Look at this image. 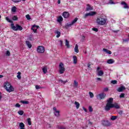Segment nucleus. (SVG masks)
<instances>
[{
    "mask_svg": "<svg viewBox=\"0 0 129 129\" xmlns=\"http://www.w3.org/2000/svg\"><path fill=\"white\" fill-rule=\"evenodd\" d=\"M96 22L98 25L103 26L106 23V19L103 17H99L97 18Z\"/></svg>",
    "mask_w": 129,
    "mask_h": 129,
    "instance_id": "obj_1",
    "label": "nucleus"
},
{
    "mask_svg": "<svg viewBox=\"0 0 129 129\" xmlns=\"http://www.w3.org/2000/svg\"><path fill=\"white\" fill-rule=\"evenodd\" d=\"M11 28L13 31H22L23 30V27L21 25L16 24L15 26L14 23L11 24Z\"/></svg>",
    "mask_w": 129,
    "mask_h": 129,
    "instance_id": "obj_2",
    "label": "nucleus"
},
{
    "mask_svg": "<svg viewBox=\"0 0 129 129\" xmlns=\"http://www.w3.org/2000/svg\"><path fill=\"white\" fill-rule=\"evenodd\" d=\"M5 89L8 92H12L15 90L10 83H6L5 86Z\"/></svg>",
    "mask_w": 129,
    "mask_h": 129,
    "instance_id": "obj_3",
    "label": "nucleus"
},
{
    "mask_svg": "<svg viewBox=\"0 0 129 129\" xmlns=\"http://www.w3.org/2000/svg\"><path fill=\"white\" fill-rule=\"evenodd\" d=\"M59 70L58 71V72L59 74H63L66 70L65 68H64V63H63V62H60L59 63Z\"/></svg>",
    "mask_w": 129,
    "mask_h": 129,
    "instance_id": "obj_4",
    "label": "nucleus"
},
{
    "mask_svg": "<svg viewBox=\"0 0 129 129\" xmlns=\"http://www.w3.org/2000/svg\"><path fill=\"white\" fill-rule=\"evenodd\" d=\"M96 15V12L91 11L90 13H86L83 16L84 19H86L87 17H93V16H95Z\"/></svg>",
    "mask_w": 129,
    "mask_h": 129,
    "instance_id": "obj_5",
    "label": "nucleus"
},
{
    "mask_svg": "<svg viewBox=\"0 0 129 129\" xmlns=\"http://www.w3.org/2000/svg\"><path fill=\"white\" fill-rule=\"evenodd\" d=\"M37 51L38 53H40L42 54L45 52V47H44V46L42 45L38 46L37 47Z\"/></svg>",
    "mask_w": 129,
    "mask_h": 129,
    "instance_id": "obj_6",
    "label": "nucleus"
},
{
    "mask_svg": "<svg viewBox=\"0 0 129 129\" xmlns=\"http://www.w3.org/2000/svg\"><path fill=\"white\" fill-rule=\"evenodd\" d=\"M102 124L103 126H110L111 123L109 120H102Z\"/></svg>",
    "mask_w": 129,
    "mask_h": 129,
    "instance_id": "obj_7",
    "label": "nucleus"
},
{
    "mask_svg": "<svg viewBox=\"0 0 129 129\" xmlns=\"http://www.w3.org/2000/svg\"><path fill=\"white\" fill-rule=\"evenodd\" d=\"M77 21H78V18H76L71 23H68L66 25V27H67V28L69 27H71V26H73V25H74V24H75V23H76V22H77Z\"/></svg>",
    "mask_w": 129,
    "mask_h": 129,
    "instance_id": "obj_8",
    "label": "nucleus"
},
{
    "mask_svg": "<svg viewBox=\"0 0 129 129\" xmlns=\"http://www.w3.org/2000/svg\"><path fill=\"white\" fill-rule=\"evenodd\" d=\"M110 108H112V104L107 103L106 106L105 107V110L108 111L109 110H110Z\"/></svg>",
    "mask_w": 129,
    "mask_h": 129,
    "instance_id": "obj_9",
    "label": "nucleus"
},
{
    "mask_svg": "<svg viewBox=\"0 0 129 129\" xmlns=\"http://www.w3.org/2000/svg\"><path fill=\"white\" fill-rule=\"evenodd\" d=\"M105 96H106V94H105V93H102L101 94H99L98 95V97H97V99H98L99 97V99H104V98H105Z\"/></svg>",
    "mask_w": 129,
    "mask_h": 129,
    "instance_id": "obj_10",
    "label": "nucleus"
},
{
    "mask_svg": "<svg viewBox=\"0 0 129 129\" xmlns=\"http://www.w3.org/2000/svg\"><path fill=\"white\" fill-rule=\"evenodd\" d=\"M116 108V109H119V108H120V106H119V105L117 103H115L112 104V108Z\"/></svg>",
    "mask_w": 129,
    "mask_h": 129,
    "instance_id": "obj_11",
    "label": "nucleus"
},
{
    "mask_svg": "<svg viewBox=\"0 0 129 129\" xmlns=\"http://www.w3.org/2000/svg\"><path fill=\"white\" fill-rule=\"evenodd\" d=\"M92 10H93V7H91L89 4H87L86 12H89L90 11H92Z\"/></svg>",
    "mask_w": 129,
    "mask_h": 129,
    "instance_id": "obj_12",
    "label": "nucleus"
},
{
    "mask_svg": "<svg viewBox=\"0 0 129 129\" xmlns=\"http://www.w3.org/2000/svg\"><path fill=\"white\" fill-rule=\"evenodd\" d=\"M123 90H125V87L122 86L120 87H119L117 89V91H118V92H122V91H123Z\"/></svg>",
    "mask_w": 129,
    "mask_h": 129,
    "instance_id": "obj_13",
    "label": "nucleus"
},
{
    "mask_svg": "<svg viewBox=\"0 0 129 129\" xmlns=\"http://www.w3.org/2000/svg\"><path fill=\"white\" fill-rule=\"evenodd\" d=\"M69 13L67 12H64L62 14V17L64 18V19H67V18H69Z\"/></svg>",
    "mask_w": 129,
    "mask_h": 129,
    "instance_id": "obj_14",
    "label": "nucleus"
},
{
    "mask_svg": "<svg viewBox=\"0 0 129 129\" xmlns=\"http://www.w3.org/2000/svg\"><path fill=\"white\" fill-rule=\"evenodd\" d=\"M47 68L48 67H47V66H45L42 68V70L44 74H46V73H47V71H48Z\"/></svg>",
    "mask_w": 129,
    "mask_h": 129,
    "instance_id": "obj_15",
    "label": "nucleus"
},
{
    "mask_svg": "<svg viewBox=\"0 0 129 129\" xmlns=\"http://www.w3.org/2000/svg\"><path fill=\"white\" fill-rule=\"evenodd\" d=\"M121 5H122L123 6H124L123 7L124 9H128V5H127L126 3L124 2H122L121 3Z\"/></svg>",
    "mask_w": 129,
    "mask_h": 129,
    "instance_id": "obj_16",
    "label": "nucleus"
},
{
    "mask_svg": "<svg viewBox=\"0 0 129 129\" xmlns=\"http://www.w3.org/2000/svg\"><path fill=\"white\" fill-rule=\"evenodd\" d=\"M54 33L56 34V38H59L61 36V32L58 30H55Z\"/></svg>",
    "mask_w": 129,
    "mask_h": 129,
    "instance_id": "obj_17",
    "label": "nucleus"
},
{
    "mask_svg": "<svg viewBox=\"0 0 129 129\" xmlns=\"http://www.w3.org/2000/svg\"><path fill=\"white\" fill-rule=\"evenodd\" d=\"M107 103H109V104H112V102H113V98H109V99L107 101Z\"/></svg>",
    "mask_w": 129,
    "mask_h": 129,
    "instance_id": "obj_18",
    "label": "nucleus"
},
{
    "mask_svg": "<svg viewBox=\"0 0 129 129\" xmlns=\"http://www.w3.org/2000/svg\"><path fill=\"white\" fill-rule=\"evenodd\" d=\"M108 64H113L114 63V60L113 59H109L107 61Z\"/></svg>",
    "mask_w": 129,
    "mask_h": 129,
    "instance_id": "obj_19",
    "label": "nucleus"
},
{
    "mask_svg": "<svg viewBox=\"0 0 129 129\" xmlns=\"http://www.w3.org/2000/svg\"><path fill=\"white\" fill-rule=\"evenodd\" d=\"M103 50L104 51V52H105V53H107V54H109L110 55L112 54L111 51L109 50L106 48H103Z\"/></svg>",
    "mask_w": 129,
    "mask_h": 129,
    "instance_id": "obj_20",
    "label": "nucleus"
},
{
    "mask_svg": "<svg viewBox=\"0 0 129 129\" xmlns=\"http://www.w3.org/2000/svg\"><path fill=\"white\" fill-rule=\"evenodd\" d=\"M57 22L61 24V22H63V18L62 16H60L57 18Z\"/></svg>",
    "mask_w": 129,
    "mask_h": 129,
    "instance_id": "obj_21",
    "label": "nucleus"
},
{
    "mask_svg": "<svg viewBox=\"0 0 129 129\" xmlns=\"http://www.w3.org/2000/svg\"><path fill=\"white\" fill-rule=\"evenodd\" d=\"M26 44L27 46H28V48H29V49H31V48H32V44H31V42H30V41H26Z\"/></svg>",
    "mask_w": 129,
    "mask_h": 129,
    "instance_id": "obj_22",
    "label": "nucleus"
},
{
    "mask_svg": "<svg viewBox=\"0 0 129 129\" xmlns=\"http://www.w3.org/2000/svg\"><path fill=\"white\" fill-rule=\"evenodd\" d=\"M73 62L74 64H77V56L76 55L73 56Z\"/></svg>",
    "mask_w": 129,
    "mask_h": 129,
    "instance_id": "obj_23",
    "label": "nucleus"
},
{
    "mask_svg": "<svg viewBox=\"0 0 129 129\" xmlns=\"http://www.w3.org/2000/svg\"><path fill=\"white\" fill-rule=\"evenodd\" d=\"M35 28H36V25L34 24L32 26L31 30H32L34 33H37V30L35 29Z\"/></svg>",
    "mask_w": 129,
    "mask_h": 129,
    "instance_id": "obj_24",
    "label": "nucleus"
},
{
    "mask_svg": "<svg viewBox=\"0 0 129 129\" xmlns=\"http://www.w3.org/2000/svg\"><path fill=\"white\" fill-rule=\"evenodd\" d=\"M66 46L67 48H70V45L69 44V41L67 39H66Z\"/></svg>",
    "mask_w": 129,
    "mask_h": 129,
    "instance_id": "obj_25",
    "label": "nucleus"
},
{
    "mask_svg": "<svg viewBox=\"0 0 129 129\" xmlns=\"http://www.w3.org/2000/svg\"><path fill=\"white\" fill-rule=\"evenodd\" d=\"M75 104L76 106L77 109H78V108H79V107H80V104H79V102H78L77 101H75Z\"/></svg>",
    "mask_w": 129,
    "mask_h": 129,
    "instance_id": "obj_26",
    "label": "nucleus"
},
{
    "mask_svg": "<svg viewBox=\"0 0 129 129\" xmlns=\"http://www.w3.org/2000/svg\"><path fill=\"white\" fill-rule=\"evenodd\" d=\"M75 52L76 53H79V49H78V45L76 44L75 47Z\"/></svg>",
    "mask_w": 129,
    "mask_h": 129,
    "instance_id": "obj_27",
    "label": "nucleus"
},
{
    "mask_svg": "<svg viewBox=\"0 0 129 129\" xmlns=\"http://www.w3.org/2000/svg\"><path fill=\"white\" fill-rule=\"evenodd\" d=\"M103 74H104L103 71H102L101 70L98 72V76H102V75H103Z\"/></svg>",
    "mask_w": 129,
    "mask_h": 129,
    "instance_id": "obj_28",
    "label": "nucleus"
},
{
    "mask_svg": "<svg viewBox=\"0 0 129 129\" xmlns=\"http://www.w3.org/2000/svg\"><path fill=\"white\" fill-rule=\"evenodd\" d=\"M6 21H7V22H8V23H11V24H14V22H13V21L11 20L10 19V18H9V17H7L6 18Z\"/></svg>",
    "mask_w": 129,
    "mask_h": 129,
    "instance_id": "obj_29",
    "label": "nucleus"
},
{
    "mask_svg": "<svg viewBox=\"0 0 129 129\" xmlns=\"http://www.w3.org/2000/svg\"><path fill=\"white\" fill-rule=\"evenodd\" d=\"M74 87L76 88V87H78V82H77V81H74Z\"/></svg>",
    "mask_w": 129,
    "mask_h": 129,
    "instance_id": "obj_30",
    "label": "nucleus"
},
{
    "mask_svg": "<svg viewBox=\"0 0 129 129\" xmlns=\"http://www.w3.org/2000/svg\"><path fill=\"white\" fill-rule=\"evenodd\" d=\"M54 115L55 116H59L60 115V111H56L55 112H54Z\"/></svg>",
    "mask_w": 129,
    "mask_h": 129,
    "instance_id": "obj_31",
    "label": "nucleus"
},
{
    "mask_svg": "<svg viewBox=\"0 0 129 129\" xmlns=\"http://www.w3.org/2000/svg\"><path fill=\"white\" fill-rule=\"evenodd\" d=\"M11 11L13 12V13H16L17 11V7H16V6H14L12 8Z\"/></svg>",
    "mask_w": 129,
    "mask_h": 129,
    "instance_id": "obj_32",
    "label": "nucleus"
},
{
    "mask_svg": "<svg viewBox=\"0 0 129 129\" xmlns=\"http://www.w3.org/2000/svg\"><path fill=\"white\" fill-rule=\"evenodd\" d=\"M117 118V116H111L110 119L111 120H115Z\"/></svg>",
    "mask_w": 129,
    "mask_h": 129,
    "instance_id": "obj_33",
    "label": "nucleus"
},
{
    "mask_svg": "<svg viewBox=\"0 0 129 129\" xmlns=\"http://www.w3.org/2000/svg\"><path fill=\"white\" fill-rule=\"evenodd\" d=\"M27 122L29 125H31L32 124V121H31V118H28L27 119Z\"/></svg>",
    "mask_w": 129,
    "mask_h": 129,
    "instance_id": "obj_34",
    "label": "nucleus"
},
{
    "mask_svg": "<svg viewBox=\"0 0 129 129\" xmlns=\"http://www.w3.org/2000/svg\"><path fill=\"white\" fill-rule=\"evenodd\" d=\"M20 102L21 103H23V104H29V101H23V100H21L20 101Z\"/></svg>",
    "mask_w": 129,
    "mask_h": 129,
    "instance_id": "obj_35",
    "label": "nucleus"
},
{
    "mask_svg": "<svg viewBox=\"0 0 129 129\" xmlns=\"http://www.w3.org/2000/svg\"><path fill=\"white\" fill-rule=\"evenodd\" d=\"M58 82H60L61 83H63V84H66V83H67V82H68V81H67V80L64 81L62 80H59Z\"/></svg>",
    "mask_w": 129,
    "mask_h": 129,
    "instance_id": "obj_36",
    "label": "nucleus"
},
{
    "mask_svg": "<svg viewBox=\"0 0 129 129\" xmlns=\"http://www.w3.org/2000/svg\"><path fill=\"white\" fill-rule=\"evenodd\" d=\"M18 16H14L12 17L13 21H18Z\"/></svg>",
    "mask_w": 129,
    "mask_h": 129,
    "instance_id": "obj_37",
    "label": "nucleus"
},
{
    "mask_svg": "<svg viewBox=\"0 0 129 129\" xmlns=\"http://www.w3.org/2000/svg\"><path fill=\"white\" fill-rule=\"evenodd\" d=\"M19 126H20V127H21V128L25 127V124H24V123H23V122H21L19 124Z\"/></svg>",
    "mask_w": 129,
    "mask_h": 129,
    "instance_id": "obj_38",
    "label": "nucleus"
},
{
    "mask_svg": "<svg viewBox=\"0 0 129 129\" xmlns=\"http://www.w3.org/2000/svg\"><path fill=\"white\" fill-rule=\"evenodd\" d=\"M18 113L19 115H23L24 114V111L20 110L18 112Z\"/></svg>",
    "mask_w": 129,
    "mask_h": 129,
    "instance_id": "obj_39",
    "label": "nucleus"
},
{
    "mask_svg": "<svg viewBox=\"0 0 129 129\" xmlns=\"http://www.w3.org/2000/svg\"><path fill=\"white\" fill-rule=\"evenodd\" d=\"M17 74V78H18V79H21V78H22V77L21 76V72H18Z\"/></svg>",
    "mask_w": 129,
    "mask_h": 129,
    "instance_id": "obj_40",
    "label": "nucleus"
},
{
    "mask_svg": "<svg viewBox=\"0 0 129 129\" xmlns=\"http://www.w3.org/2000/svg\"><path fill=\"white\" fill-rule=\"evenodd\" d=\"M12 2H13V3H15V4H17L18 3H20V2H22V0H12Z\"/></svg>",
    "mask_w": 129,
    "mask_h": 129,
    "instance_id": "obj_41",
    "label": "nucleus"
},
{
    "mask_svg": "<svg viewBox=\"0 0 129 129\" xmlns=\"http://www.w3.org/2000/svg\"><path fill=\"white\" fill-rule=\"evenodd\" d=\"M125 95V94L124 93H121L120 95H119V97L120 98H124V96Z\"/></svg>",
    "mask_w": 129,
    "mask_h": 129,
    "instance_id": "obj_42",
    "label": "nucleus"
},
{
    "mask_svg": "<svg viewBox=\"0 0 129 129\" xmlns=\"http://www.w3.org/2000/svg\"><path fill=\"white\" fill-rule=\"evenodd\" d=\"M6 56H11V52H10V51L7 50L6 53Z\"/></svg>",
    "mask_w": 129,
    "mask_h": 129,
    "instance_id": "obj_43",
    "label": "nucleus"
},
{
    "mask_svg": "<svg viewBox=\"0 0 129 129\" xmlns=\"http://www.w3.org/2000/svg\"><path fill=\"white\" fill-rule=\"evenodd\" d=\"M89 95H90V96L91 97V98H92L93 97H94V95H93V93L91 92H89Z\"/></svg>",
    "mask_w": 129,
    "mask_h": 129,
    "instance_id": "obj_44",
    "label": "nucleus"
},
{
    "mask_svg": "<svg viewBox=\"0 0 129 129\" xmlns=\"http://www.w3.org/2000/svg\"><path fill=\"white\" fill-rule=\"evenodd\" d=\"M26 18L27 19V20H31V16H30V15L28 14L26 15Z\"/></svg>",
    "mask_w": 129,
    "mask_h": 129,
    "instance_id": "obj_45",
    "label": "nucleus"
},
{
    "mask_svg": "<svg viewBox=\"0 0 129 129\" xmlns=\"http://www.w3.org/2000/svg\"><path fill=\"white\" fill-rule=\"evenodd\" d=\"M111 83L112 84H116L117 83V81L116 80L111 81Z\"/></svg>",
    "mask_w": 129,
    "mask_h": 129,
    "instance_id": "obj_46",
    "label": "nucleus"
},
{
    "mask_svg": "<svg viewBox=\"0 0 129 129\" xmlns=\"http://www.w3.org/2000/svg\"><path fill=\"white\" fill-rule=\"evenodd\" d=\"M35 88H36V89L38 90V89H41V88H42V87H41L39 85H36L35 86Z\"/></svg>",
    "mask_w": 129,
    "mask_h": 129,
    "instance_id": "obj_47",
    "label": "nucleus"
},
{
    "mask_svg": "<svg viewBox=\"0 0 129 129\" xmlns=\"http://www.w3.org/2000/svg\"><path fill=\"white\" fill-rule=\"evenodd\" d=\"M96 81H102V79L100 78H96Z\"/></svg>",
    "mask_w": 129,
    "mask_h": 129,
    "instance_id": "obj_48",
    "label": "nucleus"
},
{
    "mask_svg": "<svg viewBox=\"0 0 129 129\" xmlns=\"http://www.w3.org/2000/svg\"><path fill=\"white\" fill-rule=\"evenodd\" d=\"M93 109H92V107L89 106V111H90V112H92V111H93Z\"/></svg>",
    "mask_w": 129,
    "mask_h": 129,
    "instance_id": "obj_49",
    "label": "nucleus"
},
{
    "mask_svg": "<svg viewBox=\"0 0 129 129\" xmlns=\"http://www.w3.org/2000/svg\"><path fill=\"white\" fill-rule=\"evenodd\" d=\"M109 4L110 5H113L114 4V2L112 0H109Z\"/></svg>",
    "mask_w": 129,
    "mask_h": 129,
    "instance_id": "obj_50",
    "label": "nucleus"
},
{
    "mask_svg": "<svg viewBox=\"0 0 129 129\" xmlns=\"http://www.w3.org/2000/svg\"><path fill=\"white\" fill-rule=\"evenodd\" d=\"M15 107H21V105L19 103H16L15 104Z\"/></svg>",
    "mask_w": 129,
    "mask_h": 129,
    "instance_id": "obj_51",
    "label": "nucleus"
},
{
    "mask_svg": "<svg viewBox=\"0 0 129 129\" xmlns=\"http://www.w3.org/2000/svg\"><path fill=\"white\" fill-rule=\"evenodd\" d=\"M93 31H94V32H98V29L96 28H93L92 29Z\"/></svg>",
    "mask_w": 129,
    "mask_h": 129,
    "instance_id": "obj_52",
    "label": "nucleus"
},
{
    "mask_svg": "<svg viewBox=\"0 0 129 129\" xmlns=\"http://www.w3.org/2000/svg\"><path fill=\"white\" fill-rule=\"evenodd\" d=\"M104 91H108V88H105L104 89Z\"/></svg>",
    "mask_w": 129,
    "mask_h": 129,
    "instance_id": "obj_53",
    "label": "nucleus"
},
{
    "mask_svg": "<svg viewBox=\"0 0 129 129\" xmlns=\"http://www.w3.org/2000/svg\"><path fill=\"white\" fill-rule=\"evenodd\" d=\"M91 64H90V63H89V64H88V68H91Z\"/></svg>",
    "mask_w": 129,
    "mask_h": 129,
    "instance_id": "obj_54",
    "label": "nucleus"
},
{
    "mask_svg": "<svg viewBox=\"0 0 129 129\" xmlns=\"http://www.w3.org/2000/svg\"><path fill=\"white\" fill-rule=\"evenodd\" d=\"M59 42L61 46H62V45H63V41L62 40H60Z\"/></svg>",
    "mask_w": 129,
    "mask_h": 129,
    "instance_id": "obj_55",
    "label": "nucleus"
},
{
    "mask_svg": "<svg viewBox=\"0 0 129 129\" xmlns=\"http://www.w3.org/2000/svg\"><path fill=\"white\" fill-rule=\"evenodd\" d=\"M53 110H54V112L58 111H57V108H56V107H53Z\"/></svg>",
    "mask_w": 129,
    "mask_h": 129,
    "instance_id": "obj_56",
    "label": "nucleus"
},
{
    "mask_svg": "<svg viewBox=\"0 0 129 129\" xmlns=\"http://www.w3.org/2000/svg\"><path fill=\"white\" fill-rule=\"evenodd\" d=\"M3 98V97L2 96V92H0V100Z\"/></svg>",
    "mask_w": 129,
    "mask_h": 129,
    "instance_id": "obj_57",
    "label": "nucleus"
},
{
    "mask_svg": "<svg viewBox=\"0 0 129 129\" xmlns=\"http://www.w3.org/2000/svg\"><path fill=\"white\" fill-rule=\"evenodd\" d=\"M83 110L85 111V112H87V109H86V108L84 107Z\"/></svg>",
    "mask_w": 129,
    "mask_h": 129,
    "instance_id": "obj_58",
    "label": "nucleus"
},
{
    "mask_svg": "<svg viewBox=\"0 0 129 129\" xmlns=\"http://www.w3.org/2000/svg\"><path fill=\"white\" fill-rule=\"evenodd\" d=\"M57 4H58V5H60V4H61V1L58 0V2H57Z\"/></svg>",
    "mask_w": 129,
    "mask_h": 129,
    "instance_id": "obj_59",
    "label": "nucleus"
},
{
    "mask_svg": "<svg viewBox=\"0 0 129 129\" xmlns=\"http://www.w3.org/2000/svg\"><path fill=\"white\" fill-rule=\"evenodd\" d=\"M100 69V68H99V67H98L97 68V71H99V70Z\"/></svg>",
    "mask_w": 129,
    "mask_h": 129,
    "instance_id": "obj_60",
    "label": "nucleus"
},
{
    "mask_svg": "<svg viewBox=\"0 0 129 129\" xmlns=\"http://www.w3.org/2000/svg\"><path fill=\"white\" fill-rule=\"evenodd\" d=\"M60 129H66L65 127H60Z\"/></svg>",
    "mask_w": 129,
    "mask_h": 129,
    "instance_id": "obj_61",
    "label": "nucleus"
},
{
    "mask_svg": "<svg viewBox=\"0 0 129 129\" xmlns=\"http://www.w3.org/2000/svg\"><path fill=\"white\" fill-rule=\"evenodd\" d=\"M4 77V76L0 75V78H3Z\"/></svg>",
    "mask_w": 129,
    "mask_h": 129,
    "instance_id": "obj_62",
    "label": "nucleus"
},
{
    "mask_svg": "<svg viewBox=\"0 0 129 129\" xmlns=\"http://www.w3.org/2000/svg\"><path fill=\"white\" fill-rule=\"evenodd\" d=\"M82 39H83V40H84V39H85V36H83V37H82Z\"/></svg>",
    "mask_w": 129,
    "mask_h": 129,
    "instance_id": "obj_63",
    "label": "nucleus"
},
{
    "mask_svg": "<svg viewBox=\"0 0 129 129\" xmlns=\"http://www.w3.org/2000/svg\"><path fill=\"white\" fill-rule=\"evenodd\" d=\"M35 28H36L37 29H38V28H39V26L36 25Z\"/></svg>",
    "mask_w": 129,
    "mask_h": 129,
    "instance_id": "obj_64",
    "label": "nucleus"
}]
</instances>
